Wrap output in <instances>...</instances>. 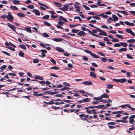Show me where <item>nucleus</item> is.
<instances>
[{
  "instance_id": "f257e3e1",
  "label": "nucleus",
  "mask_w": 135,
  "mask_h": 135,
  "mask_svg": "<svg viewBox=\"0 0 135 135\" xmlns=\"http://www.w3.org/2000/svg\"><path fill=\"white\" fill-rule=\"evenodd\" d=\"M38 93V92L34 91L33 92V95L36 97L42 96L44 95V94H46L47 93L50 94L51 95H53L56 94V92H55V91L51 92L50 91H45L44 93H40L39 94H37V93Z\"/></svg>"
},
{
  "instance_id": "f03ea898",
  "label": "nucleus",
  "mask_w": 135,
  "mask_h": 135,
  "mask_svg": "<svg viewBox=\"0 0 135 135\" xmlns=\"http://www.w3.org/2000/svg\"><path fill=\"white\" fill-rule=\"evenodd\" d=\"M97 30L99 32V35H103L105 36H107V35L106 33L104 31L102 30L99 28H97Z\"/></svg>"
},
{
  "instance_id": "7ed1b4c3",
  "label": "nucleus",
  "mask_w": 135,
  "mask_h": 135,
  "mask_svg": "<svg viewBox=\"0 0 135 135\" xmlns=\"http://www.w3.org/2000/svg\"><path fill=\"white\" fill-rule=\"evenodd\" d=\"M6 18L8 20L12 22L13 21L12 19H14V18L10 12H9L8 13V15L6 16Z\"/></svg>"
},
{
  "instance_id": "20e7f679",
  "label": "nucleus",
  "mask_w": 135,
  "mask_h": 135,
  "mask_svg": "<svg viewBox=\"0 0 135 135\" xmlns=\"http://www.w3.org/2000/svg\"><path fill=\"white\" fill-rule=\"evenodd\" d=\"M90 101V99L89 98H86L84 99L83 100L79 101H77V102L78 103H83V102H89Z\"/></svg>"
},
{
  "instance_id": "39448f33",
  "label": "nucleus",
  "mask_w": 135,
  "mask_h": 135,
  "mask_svg": "<svg viewBox=\"0 0 135 135\" xmlns=\"http://www.w3.org/2000/svg\"><path fill=\"white\" fill-rule=\"evenodd\" d=\"M82 83L85 85H91L92 84V82L90 81L83 82Z\"/></svg>"
},
{
  "instance_id": "423d86ee",
  "label": "nucleus",
  "mask_w": 135,
  "mask_h": 135,
  "mask_svg": "<svg viewBox=\"0 0 135 135\" xmlns=\"http://www.w3.org/2000/svg\"><path fill=\"white\" fill-rule=\"evenodd\" d=\"M7 25L10 28L13 30L14 31L16 32V28L14 26L9 23H8L7 24Z\"/></svg>"
},
{
  "instance_id": "0eeeda50",
  "label": "nucleus",
  "mask_w": 135,
  "mask_h": 135,
  "mask_svg": "<svg viewBox=\"0 0 135 135\" xmlns=\"http://www.w3.org/2000/svg\"><path fill=\"white\" fill-rule=\"evenodd\" d=\"M42 52V53L41 55H39V56L41 57H44L46 56L45 55L46 53H47V51H41Z\"/></svg>"
},
{
  "instance_id": "6e6552de",
  "label": "nucleus",
  "mask_w": 135,
  "mask_h": 135,
  "mask_svg": "<svg viewBox=\"0 0 135 135\" xmlns=\"http://www.w3.org/2000/svg\"><path fill=\"white\" fill-rule=\"evenodd\" d=\"M54 102V99H52L51 101L48 102H47L45 101H44L43 102L44 103L47 104L48 105H51L53 104Z\"/></svg>"
},
{
  "instance_id": "1a4fd4ad",
  "label": "nucleus",
  "mask_w": 135,
  "mask_h": 135,
  "mask_svg": "<svg viewBox=\"0 0 135 135\" xmlns=\"http://www.w3.org/2000/svg\"><path fill=\"white\" fill-rule=\"evenodd\" d=\"M101 96V97L102 99L103 98H108L109 97V95L106 93H104Z\"/></svg>"
},
{
  "instance_id": "9d476101",
  "label": "nucleus",
  "mask_w": 135,
  "mask_h": 135,
  "mask_svg": "<svg viewBox=\"0 0 135 135\" xmlns=\"http://www.w3.org/2000/svg\"><path fill=\"white\" fill-rule=\"evenodd\" d=\"M98 108L100 109H107V107H105V106L103 105H100L98 106Z\"/></svg>"
},
{
  "instance_id": "9b49d317",
  "label": "nucleus",
  "mask_w": 135,
  "mask_h": 135,
  "mask_svg": "<svg viewBox=\"0 0 135 135\" xmlns=\"http://www.w3.org/2000/svg\"><path fill=\"white\" fill-rule=\"evenodd\" d=\"M90 76L94 78H96L97 76L94 72H91L90 73Z\"/></svg>"
},
{
  "instance_id": "f8f14e48",
  "label": "nucleus",
  "mask_w": 135,
  "mask_h": 135,
  "mask_svg": "<svg viewBox=\"0 0 135 135\" xmlns=\"http://www.w3.org/2000/svg\"><path fill=\"white\" fill-rule=\"evenodd\" d=\"M33 11L35 13V14L39 16L40 15V13L38 10L34 9Z\"/></svg>"
},
{
  "instance_id": "ddd939ff",
  "label": "nucleus",
  "mask_w": 135,
  "mask_h": 135,
  "mask_svg": "<svg viewBox=\"0 0 135 135\" xmlns=\"http://www.w3.org/2000/svg\"><path fill=\"white\" fill-rule=\"evenodd\" d=\"M89 108H89V107H86L85 108V109L86 110V112L88 113L91 114L92 113L91 112L92 111H91V110H89Z\"/></svg>"
},
{
  "instance_id": "4468645a",
  "label": "nucleus",
  "mask_w": 135,
  "mask_h": 135,
  "mask_svg": "<svg viewBox=\"0 0 135 135\" xmlns=\"http://www.w3.org/2000/svg\"><path fill=\"white\" fill-rule=\"evenodd\" d=\"M115 122H122L123 123H127L128 122L127 121L124 120H116Z\"/></svg>"
},
{
  "instance_id": "2eb2a0df",
  "label": "nucleus",
  "mask_w": 135,
  "mask_h": 135,
  "mask_svg": "<svg viewBox=\"0 0 135 135\" xmlns=\"http://www.w3.org/2000/svg\"><path fill=\"white\" fill-rule=\"evenodd\" d=\"M126 107L129 108V109L133 111L135 110V108H133L129 105V104H126Z\"/></svg>"
},
{
  "instance_id": "dca6fc26",
  "label": "nucleus",
  "mask_w": 135,
  "mask_h": 135,
  "mask_svg": "<svg viewBox=\"0 0 135 135\" xmlns=\"http://www.w3.org/2000/svg\"><path fill=\"white\" fill-rule=\"evenodd\" d=\"M77 34L78 35L81 36L85 35V33L84 31H81L78 33Z\"/></svg>"
},
{
  "instance_id": "f3484780",
  "label": "nucleus",
  "mask_w": 135,
  "mask_h": 135,
  "mask_svg": "<svg viewBox=\"0 0 135 135\" xmlns=\"http://www.w3.org/2000/svg\"><path fill=\"white\" fill-rule=\"evenodd\" d=\"M112 17L113 18V21L114 22H115L118 20V18L115 15H113Z\"/></svg>"
},
{
  "instance_id": "a211bd4d",
  "label": "nucleus",
  "mask_w": 135,
  "mask_h": 135,
  "mask_svg": "<svg viewBox=\"0 0 135 135\" xmlns=\"http://www.w3.org/2000/svg\"><path fill=\"white\" fill-rule=\"evenodd\" d=\"M53 40L56 42H60L62 41V39L61 38H53Z\"/></svg>"
},
{
  "instance_id": "6ab92c4d",
  "label": "nucleus",
  "mask_w": 135,
  "mask_h": 135,
  "mask_svg": "<svg viewBox=\"0 0 135 135\" xmlns=\"http://www.w3.org/2000/svg\"><path fill=\"white\" fill-rule=\"evenodd\" d=\"M127 42L129 43H133L135 42V40L132 39L127 41Z\"/></svg>"
},
{
  "instance_id": "aec40b11",
  "label": "nucleus",
  "mask_w": 135,
  "mask_h": 135,
  "mask_svg": "<svg viewBox=\"0 0 135 135\" xmlns=\"http://www.w3.org/2000/svg\"><path fill=\"white\" fill-rule=\"evenodd\" d=\"M93 99L95 100H100L102 99L101 97H101H98V98L96 97H94L93 98Z\"/></svg>"
},
{
  "instance_id": "412c9836",
  "label": "nucleus",
  "mask_w": 135,
  "mask_h": 135,
  "mask_svg": "<svg viewBox=\"0 0 135 135\" xmlns=\"http://www.w3.org/2000/svg\"><path fill=\"white\" fill-rule=\"evenodd\" d=\"M107 87L109 89L112 88L113 87V86L112 85L110 84H107L106 85Z\"/></svg>"
},
{
  "instance_id": "4be33fe9",
  "label": "nucleus",
  "mask_w": 135,
  "mask_h": 135,
  "mask_svg": "<svg viewBox=\"0 0 135 135\" xmlns=\"http://www.w3.org/2000/svg\"><path fill=\"white\" fill-rule=\"evenodd\" d=\"M92 35L94 36H96L97 37V36H98V35L95 34L93 33L92 31H90V30H87Z\"/></svg>"
},
{
  "instance_id": "5701e85b",
  "label": "nucleus",
  "mask_w": 135,
  "mask_h": 135,
  "mask_svg": "<svg viewBox=\"0 0 135 135\" xmlns=\"http://www.w3.org/2000/svg\"><path fill=\"white\" fill-rule=\"evenodd\" d=\"M127 79H126L123 78L122 79H120V82L123 83L127 81Z\"/></svg>"
},
{
  "instance_id": "b1692460",
  "label": "nucleus",
  "mask_w": 135,
  "mask_h": 135,
  "mask_svg": "<svg viewBox=\"0 0 135 135\" xmlns=\"http://www.w3.org/2000/svg\"><path fill=\"white\" fill-rule=\"evenodd\" d=\"M19 46L20 47L23 49L24 50H26V47L24 45H19Z\"/></svg>"
},
{
  "instance_id": "393cba45",
  "label": "nucleus",
  "mask_w": 135,
  "mask_h": 135,
  "mask_svg": "<svg viewBox=\"0 0 135 135\" xmlns=\"http://www.w3.org/2000/svg\"><path fill=\"white\" fill-rule=\"evenodd\" d=\"M18 55L20 56L23 57L24 54V53L22 52V51H20Z\"/></svg>"
},
{
  "instance_id": "a878e982",
  "label": "nucleus",
  "mask_w": 135,
  "mask_h": 135,
  "mask_svg": "<svg viewBox=\"0 0 135 135\" xmlns=\"http://www.w3.org/2000/svg\"><path fill=\"white\" fill-rule=\"evenodd\" d=\"M75 4H75L74 5V6L75 8H80L79 6L78 5V4H80L79 3L76 2L75 3Z\"/></svg>"
},
{
  "instance_id": "bb28decb",
  "label": "nucleus",
  "mask_w": 135,
  "mask_h": 135,
  "mask_svg": "<svg viewBox=\"0 0 135 135\" xmlns=\"http://www.w3.org/2000/svg\"><path fill=\"white\" fill-rule=\"evenodd\" d=\"M71 31L73 33H76L78 32L79 31V30L73 29H72Z\"/></svg>"
},
{
  "instance_id": "cd10ccee",
  "label": "nucleus",
  "mask_w": 135,
  "mask_h": 135,
  "mask_svg": "<svg viewBox=\"0 0 135 135\" xmlns=\"http://www.w3.org/2000/svg\"><path fill=\"white\" fill-rule=\"evenodd\" d=\"M120 44L124 47H126L128 46L127 44L125 42H121Z\"/></svg>"
},
{
  "instance_id": "c85d7f7f",
  "label": "nucleus",
  "mask_w": 135,
  "mask_h": 135,
  "mask_svg": "<svg viewBox=\"0 0 135 135\" xmlns=\"http://www.w3.org/2000/svg\"><path fill=\"white\" fill-rule=\"evenodd\" d=\"M63 6L64 7V11H67V9L68 8L69 6L68 5H63Z\"/></svg>"
},
{
  "instance_id": "c756f323",
  "label": "nucleus",
  "mask_w": 135,
  "mask_h": 135,
  "mask_svg": "<svg viewBox=\"0 0 135 135\" xmlns=\"http://www.w3.org/2000/svg\"><path fill=\"white\" fill-rule=\"evenodd\" d=\"M59 18L60 19H61L63 21L65 22H67V20L65 19V18L63 17L62 16H60Z\"/></svg>"
},
{
  "instance_id": "7c9ffc66",
  "label": "nucleus",
  "mask_w": 135,
  "mask_h": 135,
  "mask_svg": "<svg viewBox=\"0 0 135 135\" xmlns=\"http://www.w3.org/2000/svg\"><path fill=\"white\" fill-rule=\"evenodd\" d=\"M20 2V1H17L16 0H14L13 1V3L15 4H18Z\"/></svg>"
},
{
  "instance_id": "2f4dec72",
  "label": "nucleus",
  "mask_w": 135,
  "mask_h": 135,
  "mask_svg": "<svg viewBox=\"0 0 135 135\" xmlns=\"http://www.w3.org/2000/svg\"><path fill=\"white\" fill-rule=\"evenodd\" d=\"M51 108H52L53 109H54L55 110H57V109H61L59 107H55L53 105H52V106L51 107Z\"/></svg>"
},
{
  "instance_id": "473e14b6",
  "label": "nucleus",
  "mask_w": 135,
  "mask_h": 135,
  "mask_svg": "<svg viewBox=\"0 0 135 135\" xmlns=\"http://www.w3.org/2000/svg\"><path fill=\"white\" fill-rule=\"evenodd\" d=\"M33 62L34 63H37L39 62V60L38 59H33Z\"/></svg>"
},
{
  "instance_id": "72a5a7b5",
  "label": "nucleus",
  "mask_w": 135,
  "mask_h": 135,
  "mask_svg": "<svg viewBox=\"0 0 135 135\" xmlns=\"http://www.w3.org/2000/svg\"><path fill=\"white\" fill-rule=\"evenodd\" d=\"M51 69H52L58 70L60 68L56 66H54L51 67Z\"/></svg>"
},
{
  "instance_id": "f704fd0d",
  "label": "nucleus",
  "mask_w": 135,
  "mask_h": 135,
  "mask_svg": "<svg viewBox=\"0 0 135 135\" xmlns=\"http://www.w3.org/2000/svg\"><path fill=\"white\" fill-rule=\"evenodd\" d=\"M107 60V59L105 57H102L101 59V61L104 62H106Z\"/></svg>"
},
{
  "instance_id": "c9c22d12",
  "label": "nucleus",
  "mask_w": 135,
  "mask_h": 135,
  "mask_svg": "<svg viewBox=\"0 0 135 135\" xmlns=\"http://www.w3.org/2000/svg\"><path fill=\"white\" fill-rule=\"evenodd\" d=\"M50 75L51 76H53L54 77L57 78H58L59 77V76L58 75H57L55 74H53V73L50 74Z\"/></svg>"
},
{
  "instance_id": "e433bc0d",
  "label": "nucleus",
  "mask_w": 135,
  "mask_h": 135,
  "mask_svg": "<svg viewBox=\"0 0 135 135\" xmlns=\"http://www.w3.org/2000/svg\"><path fill=\"white\" fill-rule=\"evenodd\" d=\"M50 61L53 64L56 65V61L54 59L51 58L50 60Z\"/></svg>"
},
{
  "instance_id": "4c0bfd02",
  "label": "nucleus",
  "mask_w": 135,
  "mask_h": 135,
  "mask_svg": "<svg viewBox=\"0 0 135 135\" xmlns=\"http://www.w3.org/2000/svg\"><path fill=\"white\" fill-rule=\"evenodd\" d=\"M11 7L13 9L17 10L18 8L16 6H11Z\"/></svg>"
},
{
  "instance_id": "58836bf2",
  "label": "nucleus",
  "mask_w": 135,
  "mask_h": 135,
  "mask_svg": "<svg viewBox=\"0 0 135 135\" xmlns=\"http://www.w3.org/2000/svg\"><path fill=\"white\" fill-rule=\"evenodd\" d=\"M83 7L86 10H90V8L89 7L85 5H83Z\"/></svg>"
},
{
  "instance_id": "ea45409f",
  "label": "nucleus",
  "mask_w": 135,
  "mask_h": 135,
  "mask_svg": "<svg viewBox=\"0 0 135 135\" xmlns=\"http://www.w3.org/2000/svg\"><path fill=\"white\" fill-rule=\"evenodd\" d=\"M17 15L19 16H20L21 17H24V15L22 13H18L17 14Z\"/></svg>"
},
{
  "instance_id": "a19ab883",
  "label": "nucleus",
  "mask_w": 135,
  "mask_h": 135,
  "mask_svg": "<svg viewBox=\"0 0 135 135\" xmlns=\"http://www.w3.org/2000/svg\"><path fill=\"white\" fill-rule=\"evenodd\" d=\"M50 17V16H49L48 15H45L43 17H42V18L43 19H47L48 18H49Z\"/></svg>"
},
{
  "instance_id": "79ce46f5",
  "label": "nucleus",
  "mask_w": 135,
  "mask_h": 135,
  "mask_svg": "<svg viewBox=\"0 0 135 135\" xmlns=\"http://www.w3.org/2000/svg\"><path fill=\"white\" fill-rule=\"evenodd\" d=\"M126 31L127 32L130 33L132 31V30L130 28H127L126 29Z\"/></svg>"
},
{
  "instance_id": "37998d69",
  "label": "nucleus",
  "mask_w": 135,
  "mask_h": 135,
  "mask_svg": "<svg viewBox=\"0 0 135 135\" xmlns=\"http://www.w3.org/2000/svg\"><path fill=\"white\" fill-rule=\"evenodd\" d=\"M126 56L129 59H132L133 57L131 56L130 54H127Z\"/></svg>"
},
{
  "instance_id": "c03bdc74",
  "label": "nucleus",
  "mask_w": 135,
  "mask_h": 135,
  "mask_svg": "<svg viewBox=\"0 0 135 135\" xmlns=\"http://www.w3.org/2000/svg\"><path fill=\"white\" fill-rule=\"evenodd\" d=\"M27 7L31 9H33L34 8V6L33 5H29L27 6Z\"/></svg>"
},
{
  "instance_id": "a18cd8bd",
  "label": "nucleus",
  "mask_w": 135,
  "mask_h": 135,
  "mask_svg": "<svg viewBox=\"0 0 135 135\" xmlns=\"http://www.w3.org/2000/svg\"><path fill=\"white\" fill-rule=\"evenodd\" d=\"M118 11L120 13H121L123 14H125L127 15H128V14H127V12L125 11Z\"/></svg>"
},
{
  "instance_id": "49530a36",
  "label": "nucleus",
  "mask_w": 135,
  "mask_h": 135,
  "mask_svg": "<svg viewBox=\"0 0 135 135\" xmlns=\"http://www.w3.org/2000/svg\"><path fill=\"white\" fill-rule=\"evenodd\" d=\"M80 24L76 25H70L69 26L70 28H73L74 27L77 26V25H79Z\"/></svg>"
},
{
  "instance_id": "de8ad7c7",
  "label": "nucleus",
  "mask_w": 135,
  "mask_h": 135,
  "mask_svg": "<svg viewBox=\"0 0 135 135\" xmlns=\"http://www.w3.org/2000/svg\"><path fill=\"white\" fill-rule=\"evenodd\" d=\"M25 29L28 32L31 33V29L29 27H26Z\"/></svg>"
},
{
  "instance_id": "09e8293b",
  "label": "nucleus",
  "mask_w": 135,
  "mask_h": 135,
  "mask_svg": "<svg viewBox=\"0 0 135 135\" xmlns=\"http://www.w3.org/2000/svg\"><path fill=\"white\" fill-rule=\"evenodd\" d=\"M121 45L120 43V44L116 43L114 44V46L116 47H120Z\"/></svg>"
},
{
  "instance_id": "8fccbe9b",
  "label": "nucleus",
  "mask_w": 135,
  "mask_h": 135,
  "mask_svg": "<svg viewBox=\"0 0 135 135\" xmlns=\"http://www.w3.org/2000/svg\"><path fill=\"white\" fill-rule=\"evenodd\" d=\"M92 18L94 19H96L98 20H100V17L98 16H93Z\"/></svg>"
},
{
  "instance_id": "3c124183",
  "label": "nucleus",
  "mask_w": 135,
  "mask_h": 135,
  "mask_svg": "<svg viewBox=\"0 0 135 135\" xmlns=\"http://www.w3.org/2000/svg\"><path fill=\"white\" fill-rule=\"evenodd\" d=\"M113 80L117 83L120 82V79H113Z\"/></svg>"
},
{
  "instance_id": "603ef678",
  "label": "nucleus",
  "mask_w": 135,
  "mask_h": 135,
  "mask_svg": "<svg viewBox=\"0 0 135 135\" xmlns=\"http://www.w3.org/2000/svg\"><path fill=\"white\" fill-rule=\"evenodd\" d=\"M130 119L129 120V122L130 123L132 124L133 123V122L134 121V119L132 118H129Z\"/></svg>"
},
{
  "instance_id": "864d4df0",
  "label": "nucleus",
  "mask_w": 135,
  "mask_h": 135,
  "mask_svg": "<svg viewBox=\"0 0 135 135\" xmlns=\"http://www.w3.org/2000/svg\"><path fill=\"white\" fill-rule=\"evenodd\" d=\"M58 24L60 25H63L64 23V22L62 21H60L58 22Z\"/></svg>"
},
{
  "instance_id": "5fc2aeb1",
  "label": "nucleus",
  "mask_w": 135,
  "mask_h": 135,
  "mask_svg": "<svg viewBox=\"0 0 135 135\" xmlns=\"http://www.w3.org/2000/svg\"><path fill=\"white\" fill-rule=\"evenodd\" d=\"M56 49L57 51H64L62 49L59 47H56Z\"/></svg>"
},
{
  "instance_id": "6e6d98bb",
  "label": "nucleus",
  "mask_w": 135,
  "mask_h": 135,
  "mask_svg": "<svg viewBox=\"0 0 135 135\" xmlns=\"http://www.w3.org/2000/svg\"><path fill=\"white\" fill-rule=\"evenodd\" d=\"M44 23L45 25L48 26H51V25L49 23L47 22H44Z\"/></svg>"
},
{
  "instance_id": "4d7b16f0",
  "label": "nucleus",
  "mask_w": 135,
  "mask_h": 135,
  "mask_svg": "<svg viewBox=\"0 0 135 135\" xmlns=\"http://www.w3.org/2000/svg\"><path fill=\"white\" fill-rule=\"evenodd\" d=\"M43 35L45 37H49V35L48 34L46 33H43Z\"/></svg>"
},
{
  "instance_id": "13d9d810",
  "label": "nucleus",
  "mask_w": 135,
  "mask_h": 135,
  "mask_svg": "<svg viewBox=\"0 0 135 135\" xmlns=\"http://www.w3.org/2000/svg\"><path fill=\"white\" fill-rule=\"evenodd\" d=\"M108 127L111 129L115 128H116V126H108Z\"/></svg>"
},
{
  "instance_id": "bf43d9fd",
  "label": "nucleus",
  "mask_w": 135,
  "mask_h": 135,
  "mask_svg": "<svg viewBox=\"0 0 135 135\" xmlns=\"http://www.w3.org/2000/svg\"><path fill=\"white\" fill-rule=\"evenodd\" d=\"M100 102H103V103H108V102L107 100H101L100 101Z\"/></svg>"
},
{
  "instance_id": "052dcab7",
  "label": "nucleus",
  "mask_w": 135,
  "mask_h": 135,
  "mask_svg": "<svg viewBox=\"0 0 135 135\" xmlns=\"http://www.w3.org/2000/svg\"><path fill=\"white\" fill-rule=\"evenodd\" d=\"M116 123L113 122H108L107 123V125H115Z\"/></svg>"
},
{
  "instance_id": "680f3d73",
  "label": "nucleus",
  "mask_w": 135,
  "mask_h": 135,
  "mask_svg": "<svg viewBox=\"0 0 135 135\" xmlns=\"http://www.w3.org/2000/svg\"><path fill=\"white\" fill-rule=\"evenodd\" d=\"M55 96L57 97H60L62 98L63 97V95L62 94H56L55 95Z\"/></svg>"
},
{
  "instance_id": "e2e57ef3",
  "label": "nucleus",
  "mask_w": 135,
  "mask_h": 135,
  "mask_svg": "<svg viewBox=\"0 0 135 135\" xmlns=\"http://www.w3.org/2000/svg\"><path fill=\"white\" fill-rule=\"evenodd\" d=\"M97 53L102 56H105V55L104 53H103L100 52H98Z\"/></svg>"
},
{
  "instance_id": "0e129e2a",
  "label": "nucleus",
  "mask_w": 135,
  "mask_h": 135,
  "mask_svg": "<svg viewBox=\"0 0 135 135\" xmlns=\"http://www.w3.org/2000/svg\"><path fill=\"white\" fill-rule=\"evenodd\" d=\"M74 19H79V21H82V20L81 19L80 17L78 16V17H74Z\"/></svg>"
},
{
  "instance_id": "69168bd1",
  "label": "nucleus",
  "mask_w": 135,
  "mask_h": 135,
  "mask_svg": "<svg viewBox=\"0 0 135 135\" xmlns=\"http://www.w3.org/2000/svg\"><path fill=\"white\" fill-rule=\"evenodd\" d=\"M63 84L64 85H65V86H70V84L66 82H64L63 83Z\"/></svg>"
},
{
  "instance_id": "338daca9",
  "label": "nucleus",
  "mask_w": 135,
  "mask_h": 135,
  "mask_svg": "<svg viewBox=\"0 0 135 135\" xmlns=\"http://www.w3.org/2000/svg\"><path fill=\"white\" fill-rule=\"evenodd\" d=\"M116 36L117 37H118L119 38H121V39H124L123 37L121 36L120 35L117 34V35H116Z\"/></svg>"
},
{
  "instance_id": "774afa93",
  "label": "nucleus",
  "mask_w": 135,
  "mask_h": 135,
  "mask_svg": "<svg viewBox=\"0 0 135 135\" xmlns=\"http://www.w3.org/2000/svg\"><path fill=\"white\" fill-rule=\"evenodd\" d=\"M83 59L85 61H86L88 60V57H86V56H83Z\"/></svg>"
}]
</instances>
